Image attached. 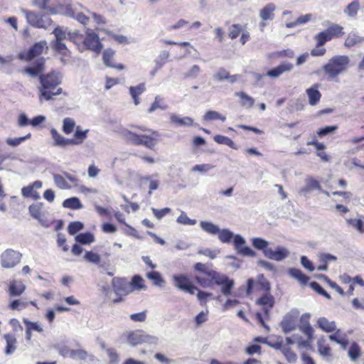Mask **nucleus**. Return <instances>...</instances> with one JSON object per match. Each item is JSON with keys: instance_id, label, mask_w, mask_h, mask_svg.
<instances>
[{"instance_id": "f257e3e1", "label": "nucleus", "mask_w": 364, "mask_h": 364, "mask_svg": "<svg viewBox=\"0 0 364 364\" xmlns=\"http://www.w3.org/2000/svg\"><path fill=\"white\" fill-rule=\"evenodd\" d=\"M194 270L198 273L195 274L194 279L203 288L213 287V285L221 287L220 292L225 296L231 295L235 286L233 279L226 274H221L211 268L207 264L198 262L194 265Z\"/></svg>"}, {"instance_id": "f03ea898", "label": "nucleus", "mask_w": 364, "mask_h": 364, "mask_svg": "<svg viewBox=\"0 0 364 364\" xmlns=\"http://www.w3.org/2000/svg\"><path fill=\"white\" fill-rule=\"evenodd\" d=\"M39 80L41 85L40 90V101L42 98L46 100L53 99L54 96L58 95L62 92V88L58 87L62 81V76L60 73L52 71L49 73L40 75Z\"/></svg>"}, {"instance_id": "7ed1b4c3", "label": "nucleus", "mask_w": 364, "mask_h": 364, "mask_svg": "<svg viewBox=\"0 0 364 364\" xmlns=\"http://www.w3.org/2000/svg\"><path fill=\"white\" fill-rule=\"evenodd\" d=\"M350 64V58L345 55H338L331 58L322 67L328 79L334 80L347 71Z\"/></svg>"}, {"instance_id": "20e7f679", "label": "nucleus", "mask_w": 364, "mask_h": 364, "mask_svg": "<svg viewBox=\"0 0 364 364\" xmlns=\"http://www.w3.org/2000/svg\"><path fill=\"white\" fill-rule=\"evenodd\" d=\"M27 23L33 27L47 29L53 23V20L46 14H38L36 12L21 9Z\"/></svg>"}, {"instance_id": "39448f33", "label": "nucleus", "mask_w": 364, "mask_h": 364, "mask_svg": "<svg viewBox=\"0 0 364 364\" xmlns=\"http://www.w3.org/2000/svg\"><path fill=\"white\" fill-rule=\"evenodd\" d=\"M22 257V254L13 249H7L4 251L1 256V264L4 268L11 269L17 265Z\"/></svg>"}, {"instance_id": "423d86ee", "label": "nucleus", "mask_w": 364, "mask_h": 364, "mask_svg": "<svg viewBox=\"0 0 364 364\" xmlns=\"http://www.w3.org/2000/svg\"><path fill=\"white\" fill-rule=\"evenodd\" d=\"M83 44L87 49L96 53H100L103 48V45L100 42L99 36L92 29L89 28H87L85 30Z\"/></svg>"}, {"instance_id": "0eeeda50", "label": "nucleus", "mask_w": 364, "mask_h": 364, "mask_svg": "<svg viewBox=\"0 0 364 364\" xmlns=\"http://www.w3.org/2000/svg\"><path fill=\"white\" fill-rule=\"evenodd\" d=\"M112 286L117 295L125 296L133 291L132 284L124 277H114L112 280Z\"/></svg>"}, {"instance_id": "6e6552de", "label": "nucleus", "mask_w": 364, "mask_h": 364, "mask_svg": "<svg viewBox=\"0 0 364 364\" xmlns=\"http://www.w3.org/2000/svg\"><path fill=\"white\" fill-rule=\"evenodd\" d=\"M298 316L299 311L297 310H292L285 314L280 323V326L284 333H288L296 328Z\"/></svg>"}, {"instance_id": "1a4fd4ad", "label": "nucleus", "mask_w": 364, "mask_h": 364, "mask_svg": "<svg viewBox=\"0 0 364 364\" xmlns=\"http://www.w3.org/2000/svg\"><path fill=\"white\" fill-rule=\"evenodd\" d=\"M233 243L235 249L237 253L246 257H255L257 255L256 252L252 250L250 247L244 246L246 243L245 238L240 235H234Z\"/></svg>"}, {"instance_id": "9d476101", "label": "nucleus", "mask_w": 364, "mask_h": 364, "mask_svg": "<svg viewBox=\"0 0 364 364\" xmlns=\"http://www.w3.org/2000/svg\"><path fill=\"white\" fill-rule=\"evenodd\" d=\"M275 299L270 291L264 294L256 301V304L263 308V311L267 318L269 317L270 311L274 307Z\"/></svg>"}, {"instance_id": "9b49d317", "label": "nucleus", "mask_w": 364, "mask_h": 364, "mask_svg": "<svg viewBox=\"0 0 364 364\" xmlns=\"http://www.w3.org/2000/svg\"><path fill=\"white\" fill-rule=\"evenodd\" d=\"M45 48H48L47 42L41 41L36 43L26 53L20 54L19 58L30 61L40 55Z\"/></svg>"}, {"instance_id": "f8f14e48", "label": "nucleus", "mask_w": 364, "mask_h": 364, "mask_svg": "<svg viewBox=\"0 0 364 364\" xmlns=\"http://www.w3.org/2000/svg\"><path fill=\"white\" fill-rule=\"evenodd\" d=\"M53 176L55 186L60 189L71 188V186L68 183L66 179L69 180L75 185H77L78 181V179L76 177L70 175L68 172H63V175L55 173Z\"/></svg>"}, {"instance_id": "ddd939ff", "label": "nucleus", "mask_w": 364, "mask_h": 364, "mask_svg": "<svg viewBox=\"0 0 364 364\" xmlns=\"http://www.w3.org/2000/svg\"><path fill=\"white\" fill-rule=\"evenodd\" d=\"M289 256V251L287 248L282 246H277L275 250L270 248L264 252V257L267 258L281 262Z\"/></svg>"}, {"instance_id": "4468645a", "label": "nucleus", "mask_w": 364, "mask_h": 364, "mask_svg": "<svg viewBox=\"0 0 364 364\" xmlns=\"http://www.w3.org/2000/svg\"><path fill=\"white\" fill-rule=\"evenodd\" d=\"M42 186L41 181H36L33 183L22 188L21 193L25 198H33L38 200L40 198V196L35 190L41 188Z\"/></svg>"}, {"instance_id": "2eb2a0df", "label": "nucleus", "mask_w": 364, "mask_h": 364, "mask_svg": "<svg viewBox=\"0 0 364 364\" xmlns=\"http://www.w3.org/2000/svg\"><path fill=\"white\" fill-rule=\"evenodd\" d=\"M84 258L91 263L98 264V266L102 268L104 270H107L110 265L109 259H107V261L104 260L101 262L100 255L92 251H87L85 252Z\"/></svg>"}, {"instance_id": "dca6fc26", "label": "nucleus", "mask_w": 364, "mask_h": 364, "mask_svg": "<svg viewBox=\"0 0 364 364\" xmlns=\"http://www.w3.org/2000/svg\"><path fill=\"white\" fill-rule=\"evenodd\" d=\"M45 60L43 58L38 59L31 66L26 67L23 73H26L31 77H37L44 70Z\"/></svg>"}, {"instance_id": "f3484780", "label": "nucleus", "mask_w": 364, "mask_h": 364, "mask_svg": "<svg viewBox=\"0 0 364 364\" xmlns=\"http://www.w3.org/2000/svg\"><path fill=\"white\" fill-rule=\"evenodd\" d=\"M52 138L54 141L53 146L59 147H65L68 145H71V143H74V141L70 140L61 136L58 132L53 128L50 130Z\"/></svg>"}, {"instance_id": "a211bd4d", "label": "nucleus", "mask_w": 364, "mask_h": 364, "mask_svg": "<svg viewBox=\"0 0 364 364\" xmlns=\"http://www.w3.org/2000/svg\"><path fill=\"white\" fill-rule=\"evenodd\" d=\"M318 84H315L306 90L309 102L312 106L317 105L321 97V94L318 90Z\"/></svg>"}, {"instance_id": "6ab92c4d", "label": "nucleus", "mask_w": 364, "mask_h": 364, "mask_svg": "<svg viewBox=\"0 0 364 364\" xmlns=\"http://www.w3.org/2000/svg\"><path fill=\"white\" fill-rule=\"evenodd\" d=\"M293 68V65L291 63H282L278 65L277 67L269 70L266 73V75L276 78L280 76L282 73L287 71H290Z\"/></svg>"}, {"instance_id": "aec40b11", "label": "nucleus", "mask_w": 364, "mask_h": 364, "mask_svg": "<svg viewBox=\"0 0 364 364\" xmlns=\"http://www.w3.org/2000/svg\"><path fill=\"white\" fill-rule=\"evenodd\" d=\"M159 134L157 132H153L151 136L141 135L139 145H143L147 148L152 149L156 144V139Z\"/></svg>"}, {"instance_id": "412c9836", "label": "nucleus", "mask_w": 364, "mask_h": 364, "mask_svg": "<svg viewBox=\"0 0 364 364\" xmlns=\"http://www.w3.org/2000/svg\"><path fill=\"white\" fill-rule=\"evenodd\" d=\"M4 338L6 341L4 353L6 355H11L16 350L17 340L16 337L10 333L4 334Z\"/></svg>"}, {"instance_id": "4be33fe9", "label": "nucleus", "mask_w": 364, "mask_h": 364, "mask_svg": "<svg viewBox=\"0 0 364 364\" xmlns=\"http://www.w3.org/2000/svg\"><path fill=\"white\" fill-rule=\"evenodd\" d=\"M170 121L179 127H190L193 125V119L189 117H181L175 114H171Z\"/></svg>"}, {"instance_id": "5701e85b", "label": "nucleus", "mask_w": 364, "mask_h": 364, "mask_svg": "<svg viewBox=\"0 0 364 364\" xmlns=\"http://www.w3.org/2000/svg\"><path fill=\"white\" fill-rule=\"evenodd\" d=\"M317 326L326 333L333 332L336 330L335 321H330L326 317H320L317 320Z\"/></svg>"}, {"instance_id": "b1692460", "label": "nucleus", "mask_w": 364, "mask_h": 364, "mask_svg": "<svg viewBox=\"0 0 364 364\" xmlns=\"http://www.w3.org/2000/svg\"><path fill=\"white\" fill-rule=\"evenodd\" d=\"M26 289V286L22 282L14 280L9 284V294L12 296H20Z\"/></svg>"}, {"instance_id": "393cba45", "label": "nucleus", "mask_w": 364, "mask_h": 364, "mask_svg": "<svg viewBox=\"0 0 364 364\" xmlns=\"http://www.w3.org/2000/svg\"><path fill=\"white\" fill-rule=\"evenodd\" d=\"M276 9V6L274 4H267L263 9L259 11V17L263 21L272 20L274 17V11Z\"/></svg>"}, {"instance_id": "a878e982", "label": "nucleus", "mask_w": 364, "mask_h": 364, "mask_svg": "<svg viewBox=\"0 0 364 364\" xmlns=\"http://www.w3.org/2000/svg\"><path fill=\"white\" fill-rule=\"evenodd\" d=\"M288 273L290 277L296 279L301 285H306L309 280V277L305 275L300 269L296 268H290L288 270Z\"/></svg>"}, {"instance_id": "bb28decb", "label": "nucleus", "mask_w": 364, "mask_h": 364, "mask_svg": "<svg viewBox=\"0 0 364 364\" xmlns=\"http://www.w3.org/2000/svg\"><path fill=\"white\" fill-rule=\"evenodd\" d=\"M143 331L137 330L129 333L127 336V341L132 346L142 344Z\"/></svg>"}, {"instance_id": "cd10ccee", "label": "nucleus", "mask_w": 364, "mask_h": 364, "mask_svg": "<svg viewBox=\"0 0 364 364\" xmlns=\"http://www.w3.org/2000/svg\"><path fill=\"white\" fill-rule=\"evenodd\" d=\"M360 2L358 0H354L350 3L344 9L343 12L350 18H355L360 9Z\"/></svg>"}, {"instance_id": "c85d7f7f", "label": "nucleus", "mask_w": 364, "mask_h": 364, "mask_svg": "<svg viewBox=\"0 0 364 364\" xmlns=\"http://www.w3.org/2000/svg\"><path fill=\"white\" fill-rule=\"evenodd\" d=\"M364 41V37L360 36L355 33H350L345 41V46L348 48L353 47L357 44L362 43Z\"/></svg>"}, {"instance_id": "c756f323", "label": "nucleus", "mask_w": 364, "mask_h": 364, "mask_svg": "<svg viewBox=\"0 0 364 364\" xmlns=\"http://www.w3.org/2000/svg\"><path fill=\"white\" fill-rule=\"evenodd\" d=\"M173 281L176 284V287L182 291H184L186 287L191 284L189 279L183 274L175 275L173 277Z\"/></svg>"}, {"instance_id": "7c9ffc66", "label": "nucleus", "mask_w": 364, "mask_h": 364, "mask_svg": "<svg viewBox=\"0 0 364 364\" xmlns=\"http://www.w3.org/2000/svg\"><path fill=\"white\" fill-rule=\"evenodd\" d=\"M252 244L255 249L262 251L264 255V252L270 249L268 247L269 242L261 237H253Z\"/></svg>"}, {"instance_id": "2f4dec72", "label": "nucleus", "mask_w": 364, "mask_h": 364, "mask_svg": "<svg viewBox=\"0 0 364 364\" xmlns=\"http://www.w3.org/2000/svg\"><path fill=\"white\" fill-rule=\"evenodd\" d=\"M200 227L203 231L210 235H217L220 230L218 225L208 221H200Z\"/></svg>"}, {"instance_id": "473e14b6", "label": "nucleus", "mask_w": 364, "mask_h": 364, "mask_svg": "<svg viewBox=\"0 0 364 364\" xmlns=\"http://www.w3.org/2000/svg\"><path fill=\"white\" fill-rule=\"evenodd\" d=\"M63 206L66 208L77 210L82 208V204L77 197H72L65 200L63 203Z\"/></svg>"}, {"instance_id": "72a5a7b5", "label": "nucleus", "mask_w": 364, "mask_h": 364, "mask_svg": "<svg viewBox=\"0 0 364 364\" xmlns=\"http://www.w3.org/2000/svg\"><path fill=\"white\" fill-rule=\"evenodd\" d=\"M146 277L152 281L154 285L157 287H163L165 284V280L161 277L159 272L152 271L146 274Z\"/></svg>"}, {"instance_id": "f704fd0d", "label": "nucleus", "mask_w": 364, "mask_h": 364, "mask_svg": "<svg viewBox=\"0 0 364 364\" xmlns=\"http://www.w3.org/2000/svg\"><path fill=\"white\" fill-rule=\"evenodd\" d=\"M122 135L124 137V139L127 140L129 143H131L134 145H139V138L141 135L136 134L127 129H124L122 132Z\"/></svg>"}, {"instance_id": "c9c22d12", "label": "nucleus", "mask_w": 364, "mask_h": 364, "mask_svg": "<svg viewBox=\"0 0 364 364\" xmlns=\"http://www.w3.org/2000/svg\"><path fill=\"white\" fill-rule=\"evenodd\" d=\"M343 28L338 24L331 23L328 28L325 31L328 33V35H330L331 38L333 39V38L338 37L339 36L343 34Z\"/></svg>"}, {"instance_id": "e433bc0d", "label": "nucleus", "mask_w": 364, "mask_h": 364, "mask_svg": "<svg viewBox=\"0 0 364 364\" xmlns=\"http://www.w3.org/2000/svg\"><path fill=\"white\" fill-rule=\"evenodd\" d=\"M214 141L219 144L227 145L233 149H237V146L230 138L223 135H215L213 138Z\"/></svg>"}, {"instance_id": "4c0bfd02", "label": "nucleus", "mask_w": 364, "mask_h": 364, "mask_svg": "<svg viewBox=\"0 0 364 364\" xmlns=\"http://www.w3.org/2000/svg\"><path fill=\"white\" fill-rule=\"evenodd\" d=\"M218 239L223 243H229L234 237V233L229 229H220L217 234Z\"/></svg>"}, {"instance_id": "58836bf2", "label": "nucleus", "mask_w": 364, "mask_h": 364, "mask_svg": "<svg viewBox=\"0 0 364 364\" xmlns=\"http://www.w3.org/2000/svg\"><path fill=\"white\" fill-rule=\"evenodd\" d=\"M332 38L330 35L324 30L314 36V40L316 42L317 47H321L324 46L326 42L331 41Z\"/></svg>"}, {"instance_id": "ea45409f", "label": "nucleus", "mask_w": 364, "mask_h": 364, "mask_svg": "<svg viewBox=\"0 0 364 364\" xmlns=\"http://www.w3.org/2000/svg\"><path fill=\"white\" fill-rule=\"evenodd\" d=\"M75 240L82 245H87L95 241V237L91 232L80 233L75 237Z\"/></svg>"}, {"instance_id": "a19ab883", "label": "nucleus", "mask_w": 364, "mask_h": 364, "mask_svg": "<svg viewBox=\"0 0 364 364\" xmlns=\"http://www.w3.org/2000/svg\"><path fill=\"white\" fill-rule=\"evenodd\" d=\"M88 130L82 131L80 127H77L74 134V139H70V140L74 141V143H71V145H76L81 144L87 138V134Z\"/></svg>"}, {"instance_id": "79ce46f5", "label": "nucleus", "mask_w": 364, "mask_h": 364, "mask_svg": "<svg viewBox=\"0 0 364 364\" xmlns=\"http://www.w3.org/2000/svg\"><path fill=\"white\" fill-rule=\"evenodd\" d=\"M59 9V14L74 18L75 17V11L74 9L70 4H59L58 5Z\"/></svg>"}, {"instance_id": "37998d69", "label": "nucleus", "mask_w": 364, "mask_h": 364, "mask_svg": "<svg viewBox=\"0 0 364 364\" xmlns=\"http://www.w3.org/2000/svg\"><path fill=\"white\" fill-rule=\"evenodd\" d=\"M169 58V52L163 50L159 55L155 59L154 63L156 65V70H160L166 63Z\"/></svg>"}, {"instance_id": "c03bdc74", "label": "nucleus", "mask_w": 364, "mask_h": 364, "mask_svg": "<svg viewBox=\"0 0 364 364\" xmlns=\"http://www.w3.org/2000/svg\"><path fill=\"white\" fill-rule=\"evenodd\" d=\"M348 356L352 361H356L360 356V348L357 343L353 342L350 346Z\"/></svg>"}, {"instance_id": "a18cd8bd", "label": "nucleus", "mask_w": 364, "mask_h": 364, "mask_svg": "<svg viewBox=\"0 0 364 364\" xmlns=\"http://www.w3.org/2000/svg\"><path fill=\"white\" fill-rule=\"evenodd\" d=\"M75 127V122L73 119L66 117L63 122V132L65 134H70L74 131Z\"/></svg>"}, {"instance_id": "49530a36", "label": "nucleus", "mask_w": 364, "mask_h": 364, "mask_svg": "<svg viewBox=\"0 0 364 364\" xmlns=\"http://www.w3.org/2000/svg\"><path fill=\"white\" fill-rule=\"evenodd\" d=\"M218 119L225 122L226 117L222 115L220 113L213 110L208 111L203 116V120L205 121H213Z\"/></svg>"}, {"instance_id": "de8ad7c7", "label": "nucleus", "mask_w": 364, "mask_h": 364, "mask_svg": "<svg viewBox=\"0 0 364 364\" xmlns=\"http://www.w3.org/2000/svg\"><path fill=\"white\" fill-rule=\"evenodd\" d=\"M235 95L237 96H239L241 98V100H242L241 105L243 107L250 108L253 106V105L255 103V100L252 97L247 95L245 92H236Z\"/></svg>"}, {"instance_id": "09e8293b", "label": "nucleus", "mask_w": 364, "mask_h": 364, "mask_svg": "<svg viewBox=\"0 0 364 364\" xmlns=\"http://www.w3.org/2000/svg\"><path fill=\"white\" fill-rule=\"evenodd\" d=\"M167 108L168 106L163 102V99L160 96H156L154 99V102L151 104L148 112L149 113H151L156 110L157 109L165 110Z\"/></svg>"}, {"instance_id": "8fccbe9b", "label": "nucleus", "mask_w": 364, "mask_h": 364, "mask_svg": "<svg viewBox=\"0 0 364 364\" xmlns=\"http://www.w3.org/2000/svg\"><path fill=\"white\" fill-rule=\"evenodd\" d=\"M43 208L42 203H37L32 204L29 206L28 210L30 215L35 219H40L41 216V210Z\"/></svg>"}, {"instance_id": "3c124183", "label": "nucleus", "mask_w": 364, "mask_h": 364, "mask_svg": "<svg viewBox=\"0 0 364 364\" xmlns=\"http://www.w3.org/2000/svg\"><path fill=\"white\" fill-rule=\"evenodd\" d=\"M144 279L139 275H134L132 279L130 284L133 288V291L135 289H146V287L144 285Z\"/></svg>"}, {"instance_id": "603ef678", "label": "nucleus", "mask_w": 364, "mask_h": 364, "mask_svg": "<svg viewBox=\"0 0 364 364\" xmlns=\"http://www.w3.org/2000/svg\"><path fill=\"white\" fill-rule=\"evenodd\" d=\"M53 48L63 56H67L68 50L65 43L60 41H53L52 42Z\"/></svg>"}, {"instance_id": "864d4df0", "label": "nucleus", "mask_w": 364, "mask_h": 364, "mask_svg": "<svg viewBox=\"0 0 364 364\" xmlns=\"http://www.w3.org/2000/svg\"><path fill=\"white\" fill-rule=\"evenodd\" d=\"M54 348L61 356L70 358L72 349H70L68 346L58 343L54 345Z\"/></svg>"}, {"instance_id": "5fc2aeb1", "label": "nucleus", "mask_w": 364, "mask_h": 364, "mask_svg": "<svg viewBox=\"0 0 364 364\" xmlns=\"http://www.w3.org/2000/svg\"><path fill=\"white\" fill-rule=\"evenodd\" d=\"M257 284L260 290L264 292L270 291L271 286L269 281L264 277L263 274H259L257 277Z\"/></svg>"}, {"instance_id": "6e6d98bb", "label": "nucleus", "mask_w": 364, "mask_h": 364, "mask_svg": "<svg viewBox=\"0 0 364 364\" xmlns=\"http://www.w3.org/2000/svg\"><path fill=\"white\" fill-rule=\"evenodd\" d=\"M114 55V50L111 48H108V49H106L104 50L103 55H102V58H103V62L106 65V66L114 67V65L112 62V59Z\"/></svg>"}, {"instance_id": "4d7b16f0", "label": "nucleus", "mask_w": 364, "mask_h": 364, "mask_svg": "<svg viewBox=\"0 0 364 364\" xmlns=\"http://www.w3.org/2000/svg\"><path fill=\"white\" fill-rule=\"evenodd\" d=\"M84 228V225L80 221L71 222L68 227V232L70 235H74Z\"/></svg>"}, {"instance_id": "13d9d810", "label": "nucleus", "mask_w": 364, "mask_h": 364, "mask_svg": "<svg viewBox=\"0 0 364 364\" xmlns=\"http://www.w3.org/2000/svg\"><path fill=\"white\" fill-rule=\"evenodd\" d=\"M346 221L348 225L355 228L360 233H364V223L360 219L346 218Z\"/></svg>"}, {"instance_id": "bf43d9fd", "label": "nucleus", "mask_w": 364, "mask_h": 364, "mask_svg": "<svg viewBox=\"0 0 364 364\" xmlns=\"http://www.w3.org/2000/svg\"><path fill=\"white\" fill-rule=\"evenodd\" d=\"M89 353L83 349H72L71 358L75 360H85L88 357Z\"/></svg>"}, {"instance_id": "052dcab7", "label": "nucleus", "mask_w": 364, "mask_h": 364, "mask_svg": "<svg viewBox=\"0 0 364 364\" xmlns=\"http://www.w3.org/2000/svg\"><path fill=\"white\" fill-rule=\"evenodd\" d=\"M230 77V73L223 68H220L218 71L213 75V79L215 81H223Z\"/></svg>"}, {"instance_id": "680f3d73", "label": "nucleus", "mask_w": 364, "mask_h": 364, "mask_svg": "<svg viewBox=\"0 0 364 364\" xmlns=\"http://www.w3.org/2000/svg\"><path fill=\"white\" fill-rule=\"evenodd\" d=\"M31 136V134L29 133L27 135L22 136V137L14 138V139L8 138L6 140V142L8 145L16 147V146H18V145H20L22 142H23L26 139H30Z\"/></svg>"}, {"instance_id": "e2e57ef3", "label": "nucleus", "mask_w": 364, "mask_h": 364, "mask_svg": "<svg viewBox=\"0 0 364 364\" xmlns=\"http://www.w3.org/2000/svg\"><path fill=\"white\" fill-rule=\"evenodd\" d=\"M242 26L240 24H232L229 29V37L231 39L237 38L242 31Z\"/></svg>"}, {"instance_id": "0e129e2a", "label": "nucleus", "mask_w": 364, "mask_h": 364, "mask_svg": "<svg viewBox=\"0 0 364 364\" xmlns=\"http://www.w3.org/2000/svg\"><path fill=\"white\" fill-rule=\"evenodd\" d=\"M176 222L186 225H194L196 224V220L189 218L186 213L183 212L176 219Z\"/></svg>"}, {"instance_id": "69168bd1", "label": "nucleus", "mask_w": 364, "mask_h": 364, "mask_svg": "<svg viewBox=\"0 0 364 364\" xmlns=\"http://www.w3.org/2000/svg\"><path fill=\"white\" fill-rule=\"evenodd\" d=\"M325 340L323 338L319 339L317 342L318 350L321 355L328 356L330 355L331 348L328 346L324 344Z\"/></svg>"}, {"instance_id": "338daca9", "label": "nucleus", "mask_w": 364, "mask_h": 364, "mask_svg": "<svg viewBox=\"0 0 364 364\" xmlns=\"http://www.w3.org/2000/svg\"><path fill=\"white\" fill-rule=\"evenodd\" d=\"M142 343L156 346L159 343V338L156 336L149 335L143 331Z\"/></svg>"}, {"instance_id": "774afa93", "label": "nucleus", "mask_w": 364, "mask_h": 364, "mask_svg": "<svg viewBox=\"0 0 364 364\" xmlns=\"http://www.w3.org/2000/svg\"><path fill=\"white\" fill-rule=\"evenodd\" d=\"M107 353L109 357V364H119V358L114 349L107 348Z\"/></svg>"}]
</instances>
